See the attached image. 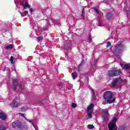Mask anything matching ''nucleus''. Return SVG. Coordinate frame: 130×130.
<instances>
[{
	"label": "nucleus",
	"instance_id": "obj_1",
	"mask_svg": "<svg viewBox=\"0 0 130 130\" xmlns=\"http://www.w3.org/2000/svg\"><path fill=\"white\" fill-rule=\"evenodd\" d=\"M103 97L105 100H107V102L106 103H105V104H106V103L108 104H112V103H114L116 100L115 98H113V92H112L111 91H107L105 92ZM112 98L113 100H111Z\"/></svg>",
	"mask_w": 130,
	"mask_h": 130
},
{
	"label": "nucleus",
	"instance_id": "obj_2",
	"mask_svg": "<svg viewBox=\"0 0 130 130\" xmlns=\"http://www.w3.org/2000/svg\"><path fill=\"white\" fill-rule=\"evenodd\" d=\"M120 75H121V71L120 70L117 69L109 70L107 73V76L109 77V78L118 77V76H120Z\"/></svg>",
	"mask_w": 130,
	"mask_h": 130
},
{
	"label": "nucleus",
	"instance_id": "obj_3",
	"mask_svg": "<svg viewBox=\"0 0 130 130\" xmlns=\"http://www.w3.org/2000/svg\"><path fill=\"white\" fill-rule=\"evenodd\" d=\"M17 87H19L20 89H21V90L24 89V87H23V84L19 83L17 79H13L11 89L13 91H16V90H17Z\"/></svg>",
	"mask_w": 130,
	"mask_h": 130
},
{
	"label": "nucleus",
	"instance_id": "obj_4",
	"mask_svg": "<svg viewBox=\"0 0 130 130\" xmlns=\"http://www.w3.org/2000/svg\"><path fill=\"white\" fill-rule=\"evenodd\" d=\"M12 127L13 128L21 129L23 127V123L21 121H14L12 122Z\"/></svg>",
	"mask_w": 130,
	"mask_h": 130
},
{
	"label": "nucleus",
	"instance_id": "obj_5",
	"mask_svg": "<svg viewBox=\"0 0 130 130\" xmlns=\"http://www.w3.org/2000/svg\"><path fill=\"white\" fill-rule=\"evenodd\" d=\"M120 45L121 44H118L117 46H115V48L114 49L113 53L114 54H119L123 51L122 49L120 48Z\"/></svg>",
	"mask_w": 130,
	"mask_h": 130
},
{
	"label": "nucleus",
	"instance_id": "obj_6",
	"mask_svg": "<svg viewBox=\"0 0 130 130\" xmlns=\"http://www.w3.org/2000/svg\"><path fill=\"white\" fill-rule=\"evenodd\" d=\"M11 105H12V107H18L19 106V100H13V102L11 103Z\"/></svg>",
	"mask_w": 130,
	"mask_h": 130
},
{
	"label": "nucleus",
	"instance_id": "obj_7",
	"mask_svg": "<svg viewBox=\"0 0 130 130\" xmlns=\"http://www.w3.org/2000/svg\"><path fill=\"white\" fill-rule=\"evenodd\" d=\"M109 130H116L115 126H116V124L115 123H109Z\"/></svg>",
	"mask_w": 130,
	"mask_h": 130
},
{
	"label": "nucleus",
	"instance_id": "obj_8",
	"mask_svg": "<svg viewBox=\"0 0 130 130\" xmlns=\"http://www.w3.org/2000/svg\"><path fill=\"white\" fill-rule=\"evenodd\" d=\"M120 66L121 67V68L123 70H126L127 71H128V70H129V69H130V64H124L121 63Z\"/></svg>",
	"mask_w": 130,
	"mask_h": 130
},
{
	"label": "nucleus",
	"instance_id": "obj_9",
	"mask_svg": "<svg viewBox=\"0 0 130 130\" xmlns=\"http://www.w3.org/2000/svg\"><path fill=\"white\" fill-rule=\"evenodd\" d=\"M0 119H2V120H6L7 119V116H6L5 113L0 112Z\"/></svg>",
	"mask_w": 130,
	"mask_h": 130
},
{
	"label": "nucleus",
	"instance_id": "obj_10",
	"mask_svg": "<svg viewBox=\"0 0 130 130\" xmlns=\"http://www.w3.org/2000/svg\"><path fill=\"white\" fill-rule=\"evenodd\" d=\"M70 45L71 44L69 43L68 41L66 42V43L64 44V47H63L64 49H70Z\"/></svg>",
	"mask_w": 130,
	"mask_h": 130
},
{
	"label": "nucleus",
	"instance_id": "obj_11",
	"mask_svg": "<svg viewBox=\"0 0 130 130\" xmlns=\"http://www.w3.org/2000/svg\"><path fill=\"white\" fill-rule=\"evenodd\" d=\"M102 113L103 114V116L104 115H106V116L110 115L109 114V113L108 112V110H107V109L102 110Z\"/></svg>",
	"mask_w": 130,
	"mask_h": 130
},
{
	"label": "nucleus",
	"instance_id": "obj_12",
	"mask_svg": "<svg viewBox=\"0 0 130 130\" xmlns=\"http://www.w3.org/2000/svg\"><path fill=\"white\" fill-rule=\"evenodd\" d=\"M21 5L23 7H25V8H27L28 9H30V8H31V5H29L27 2H26L25 4H24V2H22Z\"/></svg>",
	"mask_w": 130,
	"mask_h": 130
},
{
	"label": "nucleus",
	"instance_id": "obj_13",
	"mask_svg": "<svg viewBox=\"0 0 130 130\" xmlns=\"http://www.w3.org/2000/svg\"><path fill=\"white\" fill-rule=\"evenodd\" d=\"M109 116H110V115H104L103 116V120L104 121V122H107V121H108V120H109Z\"/></svg>",
	"mask_w": 130,
	"mask_h": 130
},
{
	"label": "nucleus",
	"instance_id": "obj_14",
	"mask_svg": "<svg viewBox=\"0 0 130 130\" xmlns=\"http://www.w3.org/2000/svg\"><path fill=\"white\" fill-rule=\"evenodd\" d=\"M93 108H94V104H90L87 108V111H91Z\"/></svg>",
	"mask_w": 130,
	"mask_h": 130
},
{
	"label": "nucleus",
	"instance_id": "obj_15",
	"mask_svg": "<svg viewBox=\"0 0 130 130\" xmlns=\"http://www.w3.org/2000/svg\"><path fill=\"white\" fill-rule=\"evenodd\" d=\"M83 63H84V60H82L81 63L78 66V70H77L78 73H80V72H81V71H82L81 67H82V66H83Z\"/></svg>",
	"mask_w": 130,
	"mask_h": 130
},
{
	"label": "nucleus",
	"instance_id": "obj_16",
	"mask_svg": "<svg viewBox=\"0 0 130 130\" xmlns=\"http://www.w3.org/2000/svg\"><path fill=\"white\" fill-rule=\"evenodd\" d=\"M113 16L112 13L111 12H109L107 14L106 17L107 19H110V18H111Z\"/></svg>",
	"mask_w": 130,
	"mask_h": 130
},
{
	"label": "nucleus",
	"instance_id": "obj_17",
	"mask_svg": "<svg viewBox=\"0 0 130 130\" xmlns=\"http://www.w3.org/2000/svg\"><path fill=\"white\" fill-rule=\"evenodd\" d=\"M117 83H118V82L117 81V79H116V78L112 82V84L113 87H115V86H116V84H117Z\"/></svg>",
	"mask_w": 130,
	"mask_h": 130
},
{
	"label": "nucleus",
	"instance_id": "obj_18",
	"mask_svg": "<svg viewBox=\"0 0 130 130\" xmlns=\"http://www.w3.org/2000/svg\"><path fill=\"white\" fill-rule=\"evenodd\" d=\"M72 77L73 80H75L77 78V77H78V74H77L76 73H72Z\"/></svg>",
	"mask_w": 130,
	"mask_h": 130
},
{
	"label": "nucleus",
	"instance_id": "obj_19",
	"mask_svg": "<svg viewBox=\"0 0 130 130\" xmlns=\"http://www.w3.org/2000/svg\"><path fill=\"white\" fill-rule=\"evenodd\" d=\"M117 79V81H118V83H119V84H121V83H122L123 80H122V79H121V78H116Z\"/></svg>",
	"mask_w": 130,
	"mask_h": 130
},
{
	"label": "nucleus",
	"instance_id": "obj_20",
	"mask_svg": "<svg viewBox=\"0 0 130 130\" xmlns=\"http://www.w3.org/2000/svg\"><path fill=\"white\" fill-rule=\"evenodd\" d=\"M125 128H126V126L124 125H121L119 126L118 130H124Z\"/></svg>",
	"mask_w": 130,
	"mask_h": 130
},
{
	"label": "nucleus",
	"instance_id": "obj_21",
	"mask_svg": "<svg viewBox=\"0 0 130 130\" xmlns=\"http://www.w3.org/2000/svg\"><path fill=\"white\" fill-rule=\"evenodd\" d=\"M14 47V45L11 44L6 47V49H12Z\"/></svg>",
	"mask_w": 130,
	"mask_h": 130
},
{
	"label": "nucleus",
	"instance_id": "obj_22",
	"mask_svg": "<svg viewBox=\"0 0 130 130\" xmlns=\"http://www.w3.org/2000/svg\"><path fill=\"white\" fill-rule=\"evenodd\" d=\"M87 127L88 128H89V129H92V128H94V127H95L94 126V125L93 124H88L87 125Z\"/></svg>",
	"mask_w": 130,
	"mask_h": 130
},
{
	"label": "nucleus",
	"instance_id": "obj_23",
	"mask_svg": "<svg viewBox=\"0 0 130 130\" xmlns=\"http://www.w3.org/2000/svg\"><path fill=\"white\" fill-rule=\"evenodd\" d=\"M87 114L88 115V118H91L92 117V111H87Z\"/></svg>",
	"mask_w": 130,
	"mask_h": 130
},
{
	"label": "nucleus",
	"instance_id": "obj_24",
	"mask_svg": "<svg viewBox=\"0 0 130 130\" xmlns=\"http://www.w3.org/2000/svg\"><path fill=\"white\" fill-rule=\"evenodd\" d=\"M28 13V11H25L24 12V14H21V17H26V16H27Z\"/></svg>",
	"mask_w": 130,
	"mask_h": 130
},
{
	"label": "nucleus",
	"instance_id": "obj_25",
	"mask_svg": "<svg viewBox=\"0 0 130 130\" xmlns=\"http://www.w3.org/2000/svg\"><path fill=\"white\" fill-rule=\"evenodd\" d=\"M117 120L116 119V117H114L113 118L112 122H111V123H115Z\"/></svg>",
	"mask_w": 130,
	"mask_h": 130
},
{
	"label": "nucleus",
	"instance_id": "obj_26",
	"mask_svg": "<svg viewBox=\"0 0 130 130\" xmlns=\"http://www.w3.org/2000/svg\"><path fill=\"white\" fill-rule=\"evenodd\" d=\"M81 17L82 19H84L85 18V10H82V14L81 15Z\"/></svg>",
	"mask_w": 130,
	"mask_h": 130
},
{
	"label": "nucleus",
	"instance_id": "obj_27",
	"mask_svg": "<svg viewBox=\"0 0 130 130\" xmlns=\"http://www.w3.org/2000/svg\"><path fill=\"white\" fill-rule=\"evenodd\" d=\"M111 46V43L110 42H108L107 43L106 47L108 48V47H110Z\"/></svg>",
	"mask_w": 130,
	"mask_h": 130
},
{
	"label": "nucleus",
	"instance_id": "obj_28",
	"mask_svg": "<svg viewBox=\"0 0 130 130\" xmlns=\"http://www.w3.org/2000/svg\"><path fill=\"white\" fill-rule=\"evenodd\" d=\"M10 62L11 63L14 62V57H13V56H11L10 57Z\"/></svg>",
	"mask_w": 130,
	"mask_h": 130
},
{
	"label": "nucleus",
	"instance_id": "obj_29",
	"mask_svg": "<svg viewBox=\"0 0 130 130\" xmlns=\"http://www.w3.org/2000/svg\"><path fill=\"white\" fill-rule=\"evenodd\" d=\"M72 107H73V108H76L77 107V104H76V103H72Z\"/></svg>",
	"mask_w": 130,
	"mask_h": 130
},
{
	"label": "nucleus",
	"instance_id": "obj_30",
	"mask_svg": "<svg viewBox=\"0 0 130 130\" xmlns=\"http://www.w3.org/2000/svg\"><path fill=\"white\" fill-rule=\"evenodd\" d=\"M93 10L94 11V12H96V13H97V14H99L100 12L99 10H98V9L96 8H94Z\"/></svg>",
	"mask_w": 130,
	"mask_h": 130
},
{
	"label": "nucleus",
	"instance_id": "obj_31",
	"mask_svg": "<svg viewBox=\"0 0 130 130\" xmlns=\"http://www.w3.org/2000/svg\"><path fill=\"white\" fill-rule=\"evenodd\" d=\"M43 40V37H39L37 38L38 41H40L41 40Z\"/></svg>",
	"mask_w": 130,
	"mask_h": 130
},
{
	"label": "nucleus",
	"instance_id": "obj_32",
	"mask_svg": "<svg viewBox=\"0 0 130 130\" xmlns=\"http://www.w3.org/2000/svg\"><path fill=\"white\" fill-rule=\"evenodd\" d=\"M88 40H89V42H91V41H92V37H91V36H89Z\"/></svg>",
	"mask_w": 130,
	"mask_h": 130
},
{
	"label": "nucleus",
	"instance_id": "obj_33",
	"mask_svg": "<svg viewBox=\"0 0 130 130\" xmlns=\"http://www.w3.org/2000/svg\"><path fill=\"white\" fill-rule=\"evenodd\" d=\"M0 130H5V128L3 127L2 126H0Z\"/></svg>",
	"mask_w": 130,
	"mask_h": 130
},
{
	"label": "nucleus",
	"instance_id": "obj_34",
	"mask_svg": "<svg viewBox=\"0 0 130 130\" xmlns=\"http://www.w3.org/2000/svg\"><path fill=\"white\" fill-rule=\"evenodd\" d=\"M29 11H30V13H32L33 12V9H32V8H30Z\"/></svg>",
	"mask_w": 130,
	"mask_h": 130
},
{
	"label": "nucleus",
	"instance_id": "obj_35",
	"mask_svg": "<svg viewBox=\"0 0 130 130\" xmlns=\"http://www.w3.org/2000/svg\"><path fill=\"white\" fill-rule=\"evenodd\" d=\"M20 115H21V116H22L23 117H24V118H25V116H24V114L21 113Z\"/></svg>",
	"mask_w": 130,
	"mask_h": 130
},
{
	"label": "nucleus",
	"instance_id": "obj_36",
	"mask_svg": "<svg viewBox=\"0 0 130 130\" xmlns=\"http://www.w3.org/2000/svg\"><path fill=\"white\" fill-rule=\"evenodd\" d=\"M127 16L128 17L129 16V12H127Z\"/></svg>",
	"mask_w": 130,
	"mask_h": 130
},
{
	"label": "nucleus",
	"instance_id": "obj_37",
	"mask_svg": "<svg viewBox=\"0 0 130 130\" xmlns=\"http://www.w3.org/2000/svg\"><path fill=\"white\" fill-rule=\"evenodd\" d=\"M26 8H27V7H24L23 8V10H26V9H27Z\"/></svg>",
	"mask_w": 130,
	"mask_h": 130
},
{
	"label": "nucleus",
	"instance_id": "obj_38",
	"mask_svg": "<svg viewBox=\"0 0 130 130\" xmlns=\"http://www.w3.org/2000/svg\"><path fill=\"white\" fill-rule=\"evenodd\" d=\"M92 93H93V95H95V92L94 91H92Z\"/></svg>",
	"mask_w": 130,
	"mask_h": 130
},
{
	"label": "nucleus",
	"instance_id": "obj_39",
	"mask_svg": "<svg viewBox=\"0 0 130 130\" xmlns=\"http://www.w3.org/2000/svg\"><path fill=\"white\" fill-rule=\"evenodd\" d=\"M3 72H6V68L3 70Z\"/></svg>",
	"mask_w": 130,
	"mask_h": 130
},
{
	"label": "nucleus",
	"instance_id": "obj_40",
	"mask_svg": "<svg viewBox=\"0 0 130 130\" xmlns=\"http://www.w3.org/2000/svg\"><path fill=\"white\" fill-rule=\"evenodd\" d=\"M43 29L44 30V31H45V30H46V28H43Z\"/></svg>",
	"mask_w": 130,
	"mask_h": 130
}]
</instances>
